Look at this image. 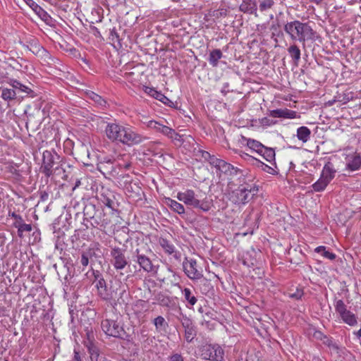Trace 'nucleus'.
<instances>
[{"label": "nucleus", "mask_w": 361, "mask_h": 361, "mask_svg": "<svg viewBox=\"0 0 361 361\" xmlns=\"http://www.w3.org/2000/svg\"><path fill=\"white\" fill-rule=\"evenodd\" d=\"M105 133L111 141L128 146L138 145L144 140L142 135L135 131L132 126L118 123H108L105 128Z\"/></svg>", "instance_id": "1"}, {"label": "nucleus", "mask_w": 361, "mask_h": 361, "mask_svg": "<svg viewBox=\"0 0 361 361\" xmlns=\"http://www.w3.org/2000/svg\"><path fill=\"white\" fill-rule=\"evenodd\" d=\"M283 30L291 40L300 42L303 48L305 47L307 42H314L320 38L319 35L308 23H302L298 20L287 22Z\"/></svg>", "instance_id": "2"}, {"label": "nucleus", "mask_w": 361, "mask_h": 361, "mask_svg": "<svg viewBox=\"0 0 361 361\" xmlns=\"http://www.w3.org/2000/svg\"><path fill=\"white\" fill-rule=\"evenodd\" d=\"M63 159L55 150H45L42 153V163L41 171L47 178L55 174H59L61 171H64Z\"/></svg>", "instance_id": "3"}, {"label": "nucleus", "mask_w": 361, "mask_h": 361, "mask_svg": "<svg viewBox=\"0 0 361 361\" xmlns=\"http://www.w3.org/2000/svg\"><path fill=\"white\" fill-rule=\"evenodd\" d=\"M257 192L258 188L255 185L245 183V178L241 179L238 188L229 193V200L235 204H245Z\"/></svg>", "instance_id": "4"}, {"label": "nucleus", "mask_w": 361, "mask_h": 361, "mask_svg": "<svg viewBox=\"0 0 361 361\" xmlns=\"http://www.w3.org/2000/svg\"><path fill=\"white\" fill-rule=\"evenodd\" d=\"M177 199L183 202L185 204L199 209L202 212H208L211 208L210 201L206 198L199 200L192 190L188 189L184 192H178Z\"/></svg>", "instance_id": "5"}, {"label": "nucleus", "mask_w": 361, "mask_h": 361, "mask_svg": "<svg viewBox=\"0 0 361 361\" xmlns=\"http://www.w3.org/2000/svg\"><path fill=\"white\" fill-rule=\"evenodd\" d=\"M101 326L104 334L109 336L123 338L126 334L121 322L117 319H105L102 321Z\"/></svg>", "instance_id": "6"}, {"label": "nucleus", "mask_w": 361, "mask_h": 361, "mask_svg": "<svg viewBox=\"0 0 361 361\" xmlns=\"http://www.w3.org/2000/svg\"><path fill=\"white\" fill-rule=\"evenodd\" d=\"M183 268L186 276L191 280L203 279L204 286H209L210 283L203 277L202 270L198 267L196 259L185 257L183 262Z\"/></svg>", "instance_id": "7"}, {"label": "nucleus", "mask_w": 361, "mask_h": 361, "mask_svg": "<svg viewBox=\"0 0 361 361\" xmlns=\"http://www.w3.org/2000/svg\"><path fill=\"white\" fill-rule=\"evenodd\" d=\"M200 352V357L206 360L222 361L224 356V350L218 344L203 345Z\"/></svg>", "instance_id": "8"}, {"label": "nucleus", "mask_w": 361, "mask_h": 361, "mask_svg": "<svg viewBox=\"0 0 361 361\" xmlns=\"http://www.w3.org/2000/svg\"><path fill=\"white\" fill-rule=\"evenodd\" d=\"M95 287L97 289L98 295L104 300H111L114 298V289L111 286L109 289L107 284L102 274L99 271L94 274Z\"/></svg>", "instance_id": "9"}, {"label": "nucleus", "mask_w": 361, "mask_h": 361, "mask_svg": "<svg viewBox=\"0 0 361 361\" xmlns=\"http://www.w3.org/2000/svg\"><path fill=\"white\" fill-rule=\"evenodd\" d=\"M216 170L227 175L231 180L230 183H233L235 180H240V183L241 179H244L245 176L242 171L224 160L219 165H217Z\"/></svg>", "instance_id": "10"}, {"label": "nucleus", "mask_w": 361, "mask_h": 361, "mask_svg": "<svg viewBox=\"0 0 361 361\" xmlns=\"http://www.w3.org/2000/svg\"><path fill=\"white\" fill-rule=\"evenodd\" d=\"M111 264L116 271L123 270L128 264L127 259L125 256V250L119 247H114L110 251Z\"/></svg>", "instance_id": "11"}, {"label": "nucleus", "mask_w": 361, "mask_h": 361, "mask_svg": "<svg viewBox=\"0 0 361 361\" xmlns=\"http://www.w3.org/2000/svg\"><path fill=\"white\" fill-rule=\"evenodd\" d=\"M8 83L16 90V94H23L22 97L26 96L31 98L36 97V93L30 86L25 85L16 79H10Z\"/></svg>", "instance_id": "12"}, {"label": "nucleus", "mask_w": 361, "mask_h": 361, "mask_svg": "<svg viewBox=\"0 0 361 361\" xmlns=\"http://www.w3.org/2000/svg\"><path fill=\"white\" fill-rule=\"evenodd\" d=\"M134 261L136 262L145 271H155V267L152 264L151 259L143 254H140L137 249L133 255Z\"/></svg>", "instance_id": "13"}, {"label": "nucleus", "mask_w": 361, "mask_h": 361, "mask_svg": "<svg viewBox=\"0 0 361 361\" xmlns=\"http://www.w3.org/2000/svg\"><path fill=\"white\" fill-rule=\"evenodd\" d=\"M345 160L347 169L354 171L361 168V156L359 153L353 152L348 154Z\"/></svg>", "instance_id": "14"}, {"label": "nucleus", "mask_w": 361, "mask_h": 361, "mask_svg": "<svg viewBox=\"0 0 361 361\" xmlns=\"http://www.w3.org/2000/svg\"><path fill=\"white\" fill-rule=\"evenodd\" d=\"M97 169L105 176H114L117 173L114 163L110 159L99 161L97 164Z\"/></svg>", "instance_id": "15"}, {"label": "nucleus", "mask_w": 361, "mask_h": 361, "mask_svg": "<svg viewBox=\"0 0 361 361\" xmlns=\"http://www.w3.org/2000/svg\"><path fill=\"white\" fill-rule=\"evenodd\" d=\"M117 285L118 288H116V290H114V295L116 294L118 291L119 292V297L117 299L118 302L120 304L127 303L130 296L128 291V285L126 283H123L121 281H118Z\"/></svg>", "instance_id": "16"}, {"label": "nucleus", "mask_w": 361, "mask_h": 361, "mask_svg": "<svg viewBox=\"0 0 361 361\" xmlns=\"http://www.w3.org/2000/svg\"><path fill=\"white\" fill-rule=\"evenodd\" d=\"M239 9L244 13L253 14L256 17L258 16L257 13V6L255 0H243Z\"/></svg>", "instance_id": "17"}, {"label": "nucleus", "mask_w": 361, "mask_h": 361, "mask_svg": "<svg viewBox=\"0 0 361 361\" xmlns=\"http://www.w3.org/2000/svg\"><path fill=\"white\" fill-rule=\"evenodd\" d=\"M145 92H147L151 97L169 106H171L173 104V102L171 99H169L161 92H158L154 88L147 87Z\"/></svg>", "instance_id": "18"}, {"label": "nucleus", "mask_w": 361, "mask_h": 361, "mask_svg": "<svg viewBox=\"0 0 361 361\" xmlns=\"http://www.w3.org/2000/svg\"><path fill=\"white\" fill-rule=\"evenodd\" d=\"M336 172V171L334 169V164L329 161L323 167L320 176L330 183L334 179Z\"/></svg>", "instance_id": "19"}, {"label": "nucleus", "mask_w": 361, "mask_h": 361, "mask_svg": "<svg viewBox=\"0 0 361 361\" xmlns=\"http://www.w3.org/2000/svg\"><path fill=\"white\" fill-rule=\"evenodd\" d=\"M100 201L106 207L115 210L118 204L115 201V196L114 195L109 191L106 193H102L101 195Z\"/></svg>", "instance_id": "20"}, {"label": "nucleus", "mask_w": 361, "mask_h": 361, "mask_svg": "<svg viewBox=\"0 0 361 361\" xmlns=\"http://www.w3.org/2000/svg\"><path fill=\"white\" fill-rule=\"evenodd\" d=\"M24 1L41 19L46 20L49 17L47 12L39 6L34 0H24Z\"/></svg>", "instance_id": "21"}, {"label": "nucleus", "mask_w": 361, "mask_h": 361, "mask_svg": "<svg viewBox=\"0 0 361 361\" xmlns=\"http://www.w3.org/2000/svg\"><path fill=\"white\" fill-rule=\"evenodd\" d=\"M165 204L169 207L171 210L174 212L178 213V214H185V208L183 205L177 201L172 200L170 197H167L164 201Z\"/></svg>", "instance_id": "22"}, {"label": "nucleus", "mask_w": 361, "mask_h": 361, "mask_svg": "<svg viewBox=\"0 0 361 361\" xmlns=\"http://www.w3.org/2000/svg\"><path fill=\"white\" fill-rule=\"evenodd\" d=\"M242 139L243 142H245V145L252 152H255L257 154L262 152V147H264V145H262L260 142L256 140L246 138L245 137H243Z\"/></svg>", "instance_id": "23"}, {"label": "nucleus", "mask_w": 361, "mask_h": 361, "mask_svg": "<svg viewBox=\"0 0 361 361\" xmlns=\"http://www.w3.org/2000/svg\"><path fill=\"white\" fill-rule=\"evenodd\" d=\"M266 161L275 165V150L271 147H267L264 145L262 149V152L259 154Z\"/></svg>", "instance_id": "24"}, {"label": "nucleus", "mask_w": 361, "mask_h": 361, "mask_svg": "<svg viewBox=\"0 0 361 361\" xmlns=\"http://www.w3.org/2000/svg\"><path fill=\"white\" fill-rule=\"evenodd\" d=\"M296 136L299 140L305 143L310 139L311 130L306 126L299 127L296 131Z\"/></svg>", "instance_id": "25"}, {"label": "nucleus", "mask_w": 361, "mask_h": 361, "mask_svg": "<svg viewBox=\"0 0 361 361\" xmlns=\"http://www.w3.org/2000/svg\"><path fill=\"white\" fill-rule=\"evenodd\" d=\"M223 57V54L221 51L219 49H216L210 51L208 61L210 65H212L213 67L218 66L219 64V60L221 59Z\"/></svg>", "instance_id": "26"}, {"label": "nucleus", "mask_w": 361, "mask_h": 361, "mask_svg": "<svg viewBox=\"0 0 361 361\" xmlns=\"http://www.w3.org/2000/svg\"><path fill=\"white\" fill-rule=\"evenodd\" d=\"M0 90L1 97L8 102L14 100L16 98V92L13 87L12 89L1 87L0 88Z\"/></svg>", "instance_id": "27"}, {"label": "nucleus", "mask_w": 361, "mask_h": 361, "mask_svg": "<svg viewBox=\"0 0 361 361\" xmlns=\"http://www.w3.org/2000/svg\"><path fill=\"white\" fill-rule=\"evenodd\" d=\"M343 322L349 326H353L357 324V320L355 314L352 312L348 310L345 313L340 316Z\"/></svg>", "instance_id": "28"}, {"label": "nucleus", "mask_w": 361, "mask_h": 361, "mask_svg": "<svg viewBox=\"0 0 361 361\" xmlns=\"http://www.w3.org/2000/svg\"><path fill=\"white\" fill-rule=\"evenodd\" d=\"M182 294L184 296L185 300L188 302L190 306L195 305L197 299L194 294H192L191 290L188 288H185L182 290Z\"/></svg>", "instance_id": "29"}, {"label": "nucleus", "mask_w": 361, "mask_h": 361, "mask_svg": "<svg viewBox=\"0 0 361 361\" xmlns=\"http://www.w3.org/2000/svg\"><path fill=\"white\" fill-rule=\"evenodd\" d=\"M288 52L290 56L292 58V59L297 64L299 62L301 56V52L299 47L295 44H291L288 48Z\"/></svg>", "instance_id": "30"}, {"label": "nucleus", "mask_w": 361, "mask_h": 361, "mask_svg": "<svg viewBox=\"0 0 361 361\" xmlns=\"http://www.w3.org/2000/svg\"><path fill=\"white\" fill-rule=\"evenodd\" d=\"M159 243L166 253L171 255L175 252V246L167 239L161 238L159 239Z\"/></svg>", "instance_id": "31"}, {"label": "nucleus", "mask_w": 361, "mask_h": 361, "mask_svg": "<svg viewBox=\"0 0 361 361\" xmlns=\"http://www.w3.org/2000/svg\"><path fill=\"white\" fill-rule=\"evenodd\" d=\"M323 343L329 348L331 353H339L340 348L338 345L331 338H329L326 336H324Z\"/></svg>", "instance_id": "32"}, {"label": "nucleus", "mask_w": 361, "mask_h": 361, "mask_svg": "<svg viewBox=\"0 0 361 361\" xmlns=\"http://www.w3.org/2000/svg\"><path fill=\"white\" fill-rule=\"evenodd\" d=\"M314 252L320 254L324 258L329 259L330 260H334L336 259V255L329 252V250L326 249L325 246H319L314 249Z\"/></svg>", "instance_id": "33"}, {"label": "nucleus", "mask_w": 361, "mask_h": 361, "mask_svg": "<svg viewBox=\"0 0 361 361\" xmlns=\"http://www.w3.org/2000/svg\"><path fill=\"white\" fill-rule=\"evenodd\" d=\"M94 255L92 248L88 249L87 251L82 252L80 257V264L82 267H86L89 264V259Z\"/></svg>", "instance_id": "34"}, {"label": "nucleus", "mask_w": 361, "mask_h": 361, "mask_svg": "<svg viewBox=\"0 0 361 361\" xmlns=\"http://www.w3.org/2000/svg\"><path fill=\"white\" fill-rule=\"evenodd\" d=\"M329 184L325 179L320 178L312 185V189L315 192H322L325 190L326 186Z\"/></svg>", "instance_id": "35"}, {"label": "nucleus", "mask_w": 361, "mask_h": 361, "mask_svg": "<svg viewBox=\"0 0 361 361\" xmlns=\"http://www.w3.org/2000/svg\"><path fill=\"white\" fill-rule=\"evenodd\" d=\"M153 324L156 327L157 331H160L165 330L168 326L167 322L162 316H158L153 320Z\"/></svg>", "instance_id": "36"}, {"label": "nucleus", "mask_w": 361, "mask_h": 361, "mask_svg": "<svg viewBox=\"0 0 361 361\" xmlns=\"http://www.w3.org/2000/svg\"><path fill=\"white\" fill-rule=\"evenodd\" d=\"M184 331L185 338L188 343L192 342L197 335V330L195 325L190 328L185 329Z\"/></svg>", "instance_id": "37"}, {"label": "nucleus", "mask_w": 361, "mask_h": 361, "mask_svg": "<svg viewBox=\"0 0 361 361\" xmlns=\"http://www.w3.org/2000/svg\"><path fill=\"white\" fill-rule=\"evenodd\" d=\"M31 47L30 49V50L35 54H48L49 53L47 52V51L43 47H42L37 41L34 40L31 44Z\"/></svg>", "instance_id": "38"}, {"label": "nucleus", "mask_w": 361, "mask_h": 361, "mask_svg": "<svg viewBox=\"0 0 361 361\" xmlns=\"http://www.w3.org/2000/svg\"><path fill=\"white\" fill-rule=\"evenodd\" d=\"M86 94L88 98L94 101L98 105L103 106L106 104L105 100L101 96L92 91L87 92Z\"/></svg>", "instance_id": "39"}, {"label": "nucleus", "mask_w": 361, "mask_h": 361, "mask_svg": "<svg viewBox=\"0 0 361 361\" xmlns=\"http://www.w3.org/2000/svg\"><path fill=\"white\" fill-rule=\"evenodd\" d=\"M178 320L181 323V325L184 329L194 326L192 320L186 314L183 313L180 314V317H178Z\"/></svg>", "instance_id": "40"}, {"label": "nucleus", "mask_w": 361, "mask_h": 361, "mask_svg": "<svg viewBox=\"0 0 361 361\" xmlns=\"http://www.w3.org/2000/svg\"><path fill=\"white\" fill-rule=\"evenodd\" d=\"M149 336V329L146 326H142L137 334V339L141 343H142Z\"/></svg>", "instance_id": "41"}, {"label": "nucleus", "mask_w": 361, "mask_h": 361, "mask_svg": "<svg viewBox=\"0 0 361 361\" xmlns=\"http://www.w3.org/2000/svg\"><path fill=\"white\" fill-rule=\"evenodd\" d=\"M16 228L18 229V236L22 238L23 236V233L30 232L32 229V227L31 224H25L23 221L20 225H18V227H16Z\"/></svg>", "instance_id": "42"}, {"label": "nucleus", "mask_w": 361, "mask_h": 361, "mask_svg": "<svg viewBox=\"0 0 361 361\" xmlns=\"http://www.w3.org/2000/svg\"><path fill=\"white\" fill-rule=\"evenodd\" d=\"M335 310L336 312L341 316L344 313H345L348 310L346 308V305H345L344 302L342 300H338L335 302Z\"/></svg>", "instance_id": "43"}, {"label": "nucleus", "mask_w": 361, "mask_h": 361, "mask_svg": "<svg viewBox=\"0 0 361 361\" xmlns=\"http://www.w3.org/2000/svg\"><path fill=\"white\" fill-rule=\"evenodd\" d=\"M274 4V0H263L259 4V11L261 12H264L268 9H270L273 6Z\"/></svg>", "instance_id": "44"}, {"label": "nucleus", "mask_w": 361, "mask_h": 361, "mask_svg": "<svg viewBox=\"0 0 361 361\" xmlns=\"http://www.w3.org/2000/svg\"><path fill=\"white\" fill-rule=\"evenodd\" d=\"M109 39L110 42L113 44H115V43L119 44L120 43L119 35L117 32L115 27L110 30Z\"/></svg>", "instance_id": "45"}, {"label": "nucleus", "mask_w": 361, "mask_h": 361, "mask_svg": "<svg viewBox=\"0 0 361 361\" xmlns=\"http://www.w3.org/2000/svg\"><path fill=\"white\" fill-rule=\"evenodd\" d=\"M8 216L15 220V221L13 223V226L15 228L18 227V225H20L21 224V222H23L24 221L23 219L22 218V216L19 214H17L15 212H9Z\"/></svg>", "instance_id": "46"}, {"label": "nucleus", "mask_w": 361, "mask_h": 361, "mask_svg": "<svg viewBox=\"0 0 361 361\" xmlns=\"http://www.w3.org/2000/svg\"><path fill=\"white\" fill-rule=\"evenodd\" d=\"M163 124L159 123V122L151 120L147 122V126L150 128L155 129L157 131L160 132L161 127H163Z\"/></svg>", "instance_id": "47"}, {"label": "nucleus", "mask_w": 361, "mask_h": 361, "mask_svg": "<svg viewBox=\"0 0 361 361\" xmlns=\"http://www.w3.org/2000/svg\"><path fill=\"white\" fill-rule=\"evenodd\" d=\"M269 116L273 118H283L284 109H278L271 110L269 112Z\"/></svg>", "instance_id": "48"}, {"label": "nucleus", "mask_w": 361, "mask_h": 361, "mask_svg": "<svg viewBox=\"0 0 361 361\" xmlns=\"http://www.w3.org/2000/svg\"><path fill=\"white\" fill-rule=\"evenodd\" d=\"M155 343V337L154 336H150L147 338L142 343H141L145 348H149V347L152 346Z\"/></svg>", "instance_id": "49"}, {"label": "nucleus", "mask_w": 361, "mask_h": 361, "mask_svg": "<svg viewBox=\"0 0 361 361\" xmlns=\"http://www.w3.org/2000/svg\"><path fill=\"white\" fill-rule=\"evenodd\" d=\"M207 161H208L211 166L216 168V169L217 165H219L221 163L222 159H218L214 155H210V158L208 159Z\"/></svg>", "instance_id": "50"}, {"label": "nucleus", "mask_w": 361, "mask_h": 361, "mask_svg": "<svg viewBox=\"0 0 361 361\" xmlns=\"http://www.w3.org/2000/svg\"><path fill=\"white\" fill-rule=\"evenodd\" d=\"M297 112L290 109H284V118H297Z\"/></svg>", "instance_id": "51"}, {"label": "nucleus", "mask_w": 361, "mask_h": 361, "mask_svg": "<svg viewBox=\"0 0 361 361\" xmlns=\"http://www.w3.org/2000/svg\"><path fill=\"white\" fill-rule=\"evenodd\" d=\"M173 129L164 125L163 127H161L160 132L170 138V137H171V134H173Z\"/></svg>", "instance_id": "52"}, {"label": "nucleus", "mask_w": 361, "mask_h": 361, "mask_svg": "<svg viewBox=\"0 0 361 361\" xmlns=\"http://www.w3.org/2000/svg\"><path fill=\"white\" fill-rule=\"evenodd\" d=\"M261 123L263 126H271L276 123V121H274L272 119H270L269 118L264 117L262 118L261 120Z\"/></svg>", "instance_id": "53"}, {"label": "nucleus", "mask_w": 361, "mask_h": 361, "mask_svg": "<svg viewBox=\"0 0 361 361\" xmlns=\"http://www.w3.org/2000/svg\"><path fill=\"white\" fill-rule=\"evenodd\" d=\"M169 361H184L180 354H173L169 357Z\"/></svg>", "instance_id": "54"}, {"label": "nucleus", "mask_w": 361, "mask_h": 361, "mask_svg": "<svg viewBox=\"0 0 361 361\" xmlns=\"http://www.w3.org/2000/svg\"><path fill=\"white\" fill-rule=\"evenodd\" d=\"M198 152H200V157H202L204 161H207L208 159L210 158L211 154L207 151L198 149Z\"/></svg>", "instance_id": "55"}, {"label": "nucleus", "mask_w": 361, "mask_h": 361, "mask_svg": "<svg viewBox=\"0 0 361 361\" xmlns=\"http://www.w3.org/2000/svg\"><path fill=\"white\" fill-rule=\"evenodd\" d=\"M262 169L266 171L267 173H271V174H273L275 171L273 167L270 166H268L264 163H262Z\"/></svg>", "instance_id": "56"}, {"label": "nucleus", "mask_w": 361, "mask_h": 361, "mask_svg": "<svg viewBox=\"0 0 361 361\" xmlns=\"http://www.w3.org/2000/svg\"><path fill=\"white\" fill-rule=\"evenodd\" d=\"M171 139L173 140L178 141L179 142H183L182 136L179 135L178 133H176L175 130L173 131V134H171V137H170Z\"/></svg>", "instance_id": "57"}, {"label": "nucleus", "mask_w": 361, "mask_h": 361, "mask_svg": "<svg viewBox=\"0 0 361 361\" xmlns=\"http://www.w3.org/2000/svg\"><path fill=\"white\" fill-rule=\"evenodd\" d=\"M302 295L303 293L302 290H297L296 293L290 294V297L296 300H299L302 298Z\"/></svg>", "instance_id": "58"}, {"label": "nucleus", "mask_w": 361, "mask_h": 361, "mask_svg": "<svg viewBox=\"0 0 361 361\" xmlns=\"http://www.w3.org/2000/svg\"><path fill=\"white\" fill-rule=\"evenodd\" d=\"M6 307L0 305V317L8 316Z\"/></svg>", "instance_id": "59"}, {"label": "nucleus", "mask_w": 361, "mask_h": 361, "mask_svg": "<svg viewBox=\"0 0 361 361\" xmlns=\"http://www.w3.org/2000/svg\"><path fill=\"white\" fill-rule=\"evenodd\" d=\"M89 352L91 354L92 356L93 355H98L97 350L94 346L89 347Z\"/></svg>", "instance_id": "60"}, {"label": "nucleus", "mask_w": 361, "mask_h": 361, "mask_svg": "<svg viewBox=\"0 0 361 361\" xmlns=\"http://www.w3.org/2000/svg\"><path fill=\"white\" fill-rule=\"evenodd\" d=\"M207 310V307H200L199 309H198V312L200 313H201L202 315L204 314H205L206 311Z\"/></svg>", "instance_id": "61"}, {"label": "nucleus", "mask_w": 361, "mask_h": 361, "mask_svg": "<svg viewBox=\"0 0 361 361\" xmlns=\"http://www.w3.org/2000/svg\"><path fill=\"white\" fill-rule=\"evenodd\" d=\"M206 317L207 318H212V315H213V313L212 312V311H210L209 310V308L207 307V310L206 311L205 314Z\"/></svg>", "instance_id": "62"}, {"label": "nucleus", "mask_w": 361, "mask_h": 361, "mask_svg": "<svg viewBox=\"0 0 361 361\" xmlns=\"http://www.w3.org/2000/svg\"><path fill=\"white\" fill-rule=\"evenodd\" d=\"M74 358L76 361H81L79 353L75 352Z\"/></svg>", "instance_id": "63"}, {"label": "nucleus", "mask_w": 361, "mask_h": 361, "mask_svg": "<svg viewBox=\"0 0 361 361\" xmlns=\"http://www.w3.org/2000/svg\"><path fill=\"white\" fill-rule=\"evenodd\" d=\"M312 361H322V360L319 356H314Z\"/></svg>", "instance_id": "64"}]
</instances>
